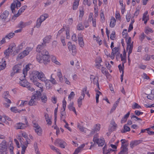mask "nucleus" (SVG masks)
<instances>
[{"label":"nucleus","mask_w":154,"mask_h":154,"mask_svg":"<svg viewBox=\"0 0 154 154\" xmlns=\"http://www.w3.org/2000/svg\"><path fill=\"white\" fill-rule=\"evenodd\" d=\"M16 45L14 43H12L9 45L8 49L5 51L4 53L7 58L9 57L10 54L13 51H16Z\"/></svg>","instance_id":"1"},{"label":"nucleus","mask_w":154,"mask_h":154,"mask_svg":"<svg viewBox=\"0 0 154 154\" xmlns=\"http://www.w3.org/2000/svg\"><path fill=\"white\" fill-rule=\"evenodd\" d=\"M7 149V144L5 140L2 141L0 143V153L1 154H6Z\"/></svg>","instance_id":"2"},{"label":"nucleus","mask_w":154,"mask_h":154,"mask_svg":"<svg viewBox=\"0 0 154 154\" xmlns=\"http://www.w3.org/2000/svg\"><path fill=\"white\" fill-rule=\"evenodd\" d=\"M67 45L69 51L72 50V54L74 56H75L76 53L77 49L75 45H72L71 42H68Z\"/></svg>","instance_id":"3"},{"label":"nucleus","mask_w":154,"mask_h":154,"mask_svg":"<svg viewBox=\"0 0 154 154\" xmlns=\"http://www.w3.org/2000/svg\"><path fill=\"white\" fill-rule=\"evenodd\" d=\"M38 71H33L32 73L30 75V79L33 83L37 82L36 80L38 78Z\"/></svg>","instance_id":"4"},{"label":"nucleus","mask_w":154,"mask_h":154,"mask_svg":"<svg viewBox=\"0 0 154 154\" xmlns=\"http://www.w3.org/2000/svg\"><path fill=\"white\" fill-rule=\"evenodd\" d=\"M25 121V123L24 124L22 123H19L17 124L16 126V129H23L26 128L28 126V122L26 118L25 117L24 118Z\"/></svg>","instance_id":"5"},{"label":"nucleus","mask_w":154,"mask_h":154,"mask_svg":"<svg viewBox=\"0 0 154 154\" xmlns=\"http://www.w3.org/2000/svg\"><path fill=\"white\" fill-rule=\"evenodd\" d=\"M27 6L26 5L22 6L18 11L17 14H15L14 17H12V19L14 18V20L18 16H19L21 13L23 12L26 9Z\"/></svg>","instance_id":"6"},{"label":"nucleus","mask_w":154,"mask_h":154,"mask_svg":"<svg viewBox=\"0 0 154 154\" xmlns=\"http://www.w3.org/2000/svg\"><path fill=\"white\" fill-rule=\"evenodd\" d=\"M19 83L20 86L24 87H26L29 85V83L25 79H20Z\"/></svg>","instance_id":"7"},{"label":"nucleus","mask_w":154,"mask_h":154,"mask_svg":"<svg viewBox=\"0 0 154 154\" xmlns=\"http://www.w3.org/2000/svg\"><path fill=\"white\" fill-rule=\"evenodd\" d=\"M37 98L35 96H32L31 100L28 102V104L30 106L35 105L37 103Z\"/></svg>","instance_id":"8"},{"label":"nucleus","mask_w":154,"mask_h":154,"mask_svg":"<svg viewBox=\"0 0 154 154\" xmlns=\"http://www.w3.org/2000/svg\"><path fill=\"white\" fill-rule=\"evenodd\" d=\"M31 21H29L27 22H24L23 21H21L18 24L19 27L21 28L22 29L25 26L30 25L32 23Z\"/></svg>","instance_id":"9"},{"label":"nucleus","mask_w":154,"mask_h":154,"mask_svg":"<svg viewBox=\"0 0 154 154\" xmlns=\"http://www.w3.org/2000/svg\"><path fill=\"white\" fill-rule=\"evenodd\" d=\"M21 65H16L14 66L13 68V72L14 73H17L20 72L21 70L20 69L21 68Z\"/></svg>","instance_id":"10"},{"label":"nucleus","mask_w":154,"mask_h":154,"mask_svg":"<svg viewBox=\"0 0 154 154\" xmlns=\"http://www.w3.org/2000/svg\"><path fill=\"white\" fill-rule=\"evenodd\" d=\"M29 54L28 52L25 50L22 52L20 53L17 56V58L19 59L23 58Z\"/></svg>","instance_id":"11"},{"label":"nucleus","mask_w":154,"mask_h":154,"mask_svg":"<svg viewBox=\"0 0 154 154\" xmlns=\"http://www.w3.org/2000/svg\"><path fill=\"white\" fill-rule=\"evenodd\" d=\"M142 141L140 140H135L134 141H132L130 144V147L132 149H133L135 146L139 144Z\"/></svg>","instance_id":"12"},{"label":"nucleus","mask_w":154,"mask_h":154,"mask_svg":"<svg viewBox=\"0 0 154 154\" xmlns=\"http://www.w3.org/2000/svg\"><path fill=\"white\" fill-rule=\"evenodd\" d=\"M38 79H39L41 80L42 81H45V80L46 77L45 76V74L42 72H39L38 71Z\"/></svg>","instance_id":"13"},{"label":"nucleus","mask_w":154,"mask_h":154,"mask_svg":"<svg viewBox=\"0 0 154 154\" xmlns=\"http://www.w3.org/2000/svg\"><path fill=\"white\" fill-rule=\"evenodd\" d=\"M46 46L45 43H42L41 45H38L37 47L36 51L37 52L40 53L41 51V50L45 47Z\"/></svg>","instance_id":"14"},{"label":"nucleus","mask_w":154,"mask_h":154,"mask_svg":"<svg viewBox=\"0 0 154 154\" xmlns=\"http://www.w3.org/2000/svg\"><path fill=\"white\" fill-rule=\"evenodd\" d=\"M49 56L46 55L42 56V63H44V64L46 65L49 63L50 60H49Z\"/></svg>","instance_id":"15"},{"label":"nucleus","mask_w":154,"mask_h":154,"mask_svg":"<svg viewBox=\"0 0 154 154\" xmlns=\"http://www.w3.org/2000/svg\"><path fill=\"white\" fill-rule=\"evenodd\" d=\"M133 42H132L131 45H127L126 50L128 51V55H130L132 52L133 47Z\"/></svg>","instance_id":"16"},{"label":"nucleus","mask_w":154,"mask_h":154,"mask_svg":"<svg viewBox=\"0 0 154 154\" xmlns=\"http://www.w3.org/2000/svg\"><path fill=\"white\" fill-rule=\"evenodd\" d=\"M42 82H45L46 86L47 89H50L52 88V86L50 84V80H48L46 79H45V81H43Z\"/></svg>","instance_id":"17"},{"label":"nucleus","mask_w":154,"mask_h":154,"mask_svg":"<svg viewBox=\"0 0 154 154\" xmlns=\"http://www.w3.org/2000/svg\"><path fill=\"white\" fill-rule=\"evenodd\" d=\"M79 0H74L72 5V9L74 10H76L79 5Z\"/></svg>","instance_id":"18"},{"label":"nucleus","mask_w":154,"mask_h":154,"mask_svg":"<svg viewBox=\"0 0 154 154\" xmlns=\"http://www.w3.org/2000/svg\"><path fill=\"white\" fill-rule=\"evenodd\" d=\"M111 53L115 54L116 56H118L120 54L119 48L117 47L114 48L112 49Z\"/></svg>","instance_id":"19"},{"label":"nucleus","mask_w":154,"mask_h":154,"mask_svg":"<svg viewBox=\"0 0 154 154\" xmlns=\"http://www.w3.org/2000/svg\"><path fill=\"white\" fill-rule=\"evenodd\" d=\"M28 103V101L26 100H19L17 102V105L19 106H23L26 104Z\"/></svg>","instance_id":"20"},{"label":"nucleus","mask_w":154,"mask_h":154,"mask_svg":"<svg viewBox=\"0 0 154 154\" xmlns=\"http://www.w3.org/2000/svg\"><path fill=\"white\" fill-rule=\"evenodd\" d=\"M34 84L39 88V91H41V92L43 91V86L42 84L38 82H35L34 83Z\"/></svg>","instance_id":"21"},{"label":"nucleus","mask_w":154,"mask_h":154,"mask_svg":"<svg viewBox=\"0 0 154 154\" xmlns=\"http://www.w3.org/2000/svg\"><path fill=\"white\" fill-rule=\"evenodd\" d=\"M73 103L72 102L70 103L69 105L68 106V107L70 111H73L75 114H76V112L74 107L73 106Z\"/></svg>","instance_id":"22"},{"label":"nucleus","mask_w":154,"mask_h":154,"mask_svg":"<svg viewBox=\"0 0 154 154\" xmlns=\"http://www.w3.org/2000/svg\"><path fill=\"white\" fill-rule=\"evenodd\" d=\"M9 14V12L7 11H5L2 14L0 17L2 19H5Z\"/></svg>","instance_id":"23"},{"label":"nucleus","mask_w":154,"mask_h":154,"mask_svg":"<svg viewBox=\"0 0 154 154\" xmlns=\"http://www.w3.org/2000/svg\"><path fill=\"white\" fill-rule=\"evenodd\" d=\"M130 114V112H128L127 114H126L124 117L122 118L121 120V123H123L125 122L127 120Z\"/></svg>","instance_id":"24"},{"label":"nucleus","mask_w":154,"mask_h":154,"mask_svg":"<svg viewBox=\"0 0 154 154\" xmlns=\"http://www.w3.org/2000/svg\"><path fill=\"white\" fill-rule=\"evenodd\" d=\"M52 36L51 35H49L47 36L43 39V43H45L46 44V43H49L50 41V40L51 39Z\"/></svg>","instance_id":"25"},{"label":"nucleus","mask_w":154,"mask_h":154,"mask_svg":"<svg viewBox=\"0 0 154 154\" xmlns=\"http://www.w3.org/2000/svg\"><path fill=\"white\" fill-rule=\"evenodd\" d=\"M101 71L104 74H105L106 75V77H107L109 75V74L108 72L106 69L103 67H101Z\"/></svg>","instance_id":"26"},{"label":"nucleus","mask_w":154,"mask_h":154,"mask_svg":"<svg viewBox=\"0 0 154 154\" xmlns=\"http://www.w3.org/2000/svg\"><path fill=\"white\" fill-rule=\"evenodd\" d=\"M116 20L113 17H112L110 23V26L111 28H113L114 27L116 24Z\"/></svg>","instance_id":"27"},{"label":"nucleus","mask_w":154,"mask_h":154,"mask_svg":"<svg viewBox=\"0 0 154 154\" xmlns=\"http://www.w3.org/2000/svg\"><path fill=\"white\" fill-rule=\"evenodd\" d=\"M6 61L4 60L2 62H0V70L4 69L6 66Z\"/></svg>","instance_id":"28"},{"label":"nucleus","mask_w":154,"mask_h":154,"mask_svg":"<svg viewBox=\"0 0 154 154\" xmlns=\"http://www.w3.org/2000/svg\"><path fill=\"white\" fill-rule=\"evenodd\" d=\"M130 131V128L125 124L124 126V130L121 131L122 133H126Z\"/></svg>","instance_id":"29"},{"label":"nucleus","mask_w":154,"mask_h":154,"mask_svg":"<svg viewBox=\"0 0 154 154\" xmlns=\"http://www.w3.org/2000/svg\"><path fill=\"white\" fill-rule=\"evenodd\" d=\"M79 11L80 12L79 17H82L84 14V9L83 6H81L79 8Z\"/></svg>","instance_id":"30"},{"label":"nucleus","mask_w":154,"mask_h":154,"mask_svg":"<svg viewBox=\"0 0 154 154\" xmlns=\"http://www.w3.org/2000/svg\"><path fill=\"white\" fill-rule=\"evenodd\" d=\"M100 139H99V136L98 134H96L94 136L93 141L94 143H97L98 142Z\"/></svg>","instance_id":"31"},{"label":"nucleus","mask_w":154,"mask_h":154,"mask_svg":"<svg viewBox=\"0 0 154 154\" xmlns=\"http://www.w3.org/2000/svg\"><path fill=\"white\" fill-rule=\"evenodd\" d=\"M128 148H121V150L120 152L122 154H128Z\"/></svg>","instance_id":"32"},{"label":"nucleus","mask_w":154,"mask_h":154,"mask_svg":"<svg viewBox=\"0 0 154 154\" xmlns=\"http://www.w3.org/2000/svg\"><path fill=\"white\" fill-rule=\"evenodd\" d=\"M40 98L42 102L44 103L46 102L47 100V97L45 94H43L42 96Z\"/></svg>","instance_id":"33"},{"label":"nucleus","mask_w":154,"mask_h":154,"mask_svg":"<svg viewBox=\"0 0 154 154\" xmlns=\"http://www.w3.org/2000/svg\"><path fill=\"white\" fill-rule=\"evenodd\" d=\"M35 132L39 135H41L42 134V130L41 128L40 127L38 128L34 129Z\"/></svg>","instance_id":"34"},{"label":"nucleus","mask_w":154,"mask_h":154,"mask_svg":"<svg viewBox=\"0 0 154 154\" xmlns=\"http://www.w3.org/2000/svg\"><path fill=\"white\" fill-rule=\"evenodd\" d=\"M93 83L94 85H96L97 86L98 88L100 89V87L99 85V83L98 82V77H97L95 79H94L93 80Z\"/></svg>","instance_id":"35"},{"label":"nucleus","mask_w":154,"mask_h":154,"mask_svg":"<svg viewBox=\"0 0 154 154\" xmlns=\"http://www.w3.org/2000/svg\"><path fill=\"white\" fill-rule=\"evenodd\" d=\"M104 142L105 140L103 138L100 139L98 142L97 143L98 144L99 146H102L104 145Z\"/></svg>","instance_id":"36"},{"label":"nucleus","mask_w":154,"mask_h":154,"mask_svg":"<svg viewBox=\"0 0 154 154\" xmlns=\"http://www.w3.org/2000/svg\"><path fill=\"white\" fill-rule=\"evenodd\" d=\"M42 56H41L39 54H37L36 56V59L40 63H42Z\"/></svg>","instance_id":"37"},{"label":"nucleus","mask_w":154,"mask_h":154,"mask_svg":"<svg viewBox=\"0 0 154 154\" xmlns=\"http://www.w3.org/2000/svg\"><path fill=\"white\" fill-rule=\"evenodd\" d=\"M53 74H52L50 76V82L53 84L55 85L57 84V82L55 79L52 77Z\"/></svg>","instance_id":"38"},{"label":"nucleus","mask_w":154,"mask_h":154,"mask_svg":"<svg viewBox=\"0 0 154 154\" xmlns=\"http://www.w3.org/2000/svg\"><path fill=\"white\" fill-rule=\"evenodd\" d=\"M77 29L79 30H83L84 29V27L82 23H80L77 26Z\"/></svg>","instance_id":"39"},{"label":"nucleus","mask_w":154,"mask_h":154,"mask_svg":"<svg viewBox=\"0 0 154 154\" xmlns=\"http://www.w3.org/2000/svg\"><path fill=\"white\" fill-rule=\"evenodd\" d=\"M42 56L49 55L48 52L45 49L40 52Z\"/></svg>","instance_id":"40"},{"label":"nucleus","mask_w":154,"mask_h":154,"mask_svg":"<svg viewBox=\"0 0 154 154\" xmlns=\"http://www.w3.org/2000/svg\"><path fill=\"white\" fill-rule=\"evenodd\" d=\"M132 107L133 109L141 108V106L139 105L137 103H135L134 105L132 106Z\"/></svg>","instance_id":"41"},{"label":"nucleus","mask_w":154,"mask_h":154,"mask_svg":"<svg viewBox=\"0 0 154 154\" xmlns=\"http://www.w3.org/2000/svg\"><path fill=\"white\" fill-rule=\"evenodd\" d=\"M77 127L82 132H86V131L84 130V128L80 125V124L78 123L77 124Z\"/></svg>","instance_id":"42"},{"label":"nucleus","mask_w":154,"mask_h":154,"mask_svg":"<svg viewBox=\"0 0 154 154\" xmlns=\"http://www.w3.org/2000/svg\"><path fill=\"white\" fill-rule=\"evenodd\" d=\"M41 91H37L36 94L33 95V96H35L37 99L38 98H39L40 97H41Z\"/></svg>","instance_id":"43"},{"label":"nucleus","mask_w":154,"mask_h":154,"mask_svg":"<svg viewBox=\"0 0 154 154\" xmlns=\"http://www.w3.org/2000/svg\"><path fill=\"white\" fill-rule=\"evenodd\" d=\"M15 35L14 33L11 32L10 33L8 34L7 35L5 36V38H8L9 39L11 38Z\"/></svg>","instance_id":"44"},{"label":"nucleus","mask_w":154,"mask_h":154,"mask_svg":"<svg viewBox=\"0 0 154 154\" xmlns=\"http://www.w3.org/2000/svg\"><path fill=\"white\" fill-rule=\"evenodd\" d=\"M23 44L21 43L18 46V47L17 49L15 51H16V52L17 53H18L19 52V51L20 50H21L23 48Z\"/></svg>","instance_id":"45"},{"label":"nucleus","mask_w":154,"mask_h":154,"mask_svg":"<svg viewBox=\"0 0 154 154\" xmlns=\"http://www.w3.org/2000/svg\"><path fill=\"white\" fill-rule=\"evenodd\" d=\"M42 22L40 20L38 19L37 20L36 27L38 28L40 27Z\"/></svg>","instance_id":"46"},{"label":"nucleus","mask_w":154,"mask_h":154,"mask_svg":"<svg viewBox=\"0 0 154 154\" xmlns=\"http://www.w3.org/2000/svg\"><path fill=\"white\" fill-rule=\"evenodd\" d=\"M60 146L62 148H64L65 146H66V143L64 141H62L60 144H59Z\"/></svg>","instance_id":"47"},{"label":"nucleus","mask_w":154,"mask_h":154,"mask_svg":"<svg viewBox=\"0 0 154 154\" xmlns=\"http://www.w3.org/2000/svg\"><path fill=\"white\" fill-rule=\"evenodd\" d=\"M11 111L15 113L17 112H19V111H18L17 108L16 107H13L11 108Z\"/></svg>","instance_id":"48"},{"label":"nucleus","mask_w":154,"mask_h":154,"mask_svg":"<svg viewBox=\"0 0 154 154\" xmlns=\"http://www.w3.org/2000/svg\"><path fill=\"white\" fill-rule=\"evenodd\" d=\"M50 148L53 150H55L57 153H59V150L53 145L50 146Z\"/></svg>","instance_id":"49"},{"label":"nucleus","mask_w":154,"mask_h":154,"mask_svg":"<svg viewBox=\"0 0 154 154\" xmlns=\"http://www.w3.org/2000/svg\"><path fill=\"white\" fill-rule=\"evenodd\" d=\"M66 102L65 100V97L64 98L63 101V108L64 111H65L66 107Z\"/></svg>","instance_id":"50"},{"label":"nucleus","mask_w":154,"mask_h":154,"mask_svg":"<svg viewBox=\"0 0 154 154\" xmlns=\"http://www.w3.org/2000/svg\"><path fill=\"white\" fill-rule=\"evenodd\" d=\"M100 129V124H96L94 128V130L95 131H99Z\"/></svg>","instance_id":"51"},{"label":"nucleus","mask_w":154,"mask_h":154,"mask_svg":"<svg viewBox=\"0 0 154 154\" xmlns=\"http://www.w3.org/2000/svg\"><path fill=\"white\" fill-rule=\"evenodd\" d=\"M9 96V92L8 91L5 92L3 94V96L5 99L8 98Z\"/></svg>","instance_id":"52"},{"label":"nucleus","mask_w":154,"mask_h":154,"mask_svg":"<svg viewBox=\"0 0 154 154\" xmlns=\"http://www.w3.org/2000/svg\"><path fill=\"white\" fill-rule=\"evenodd\" d=\"M63 121L66 123V125L64 126L67 129H68L70 131H71V130L70 128H69V127L67 128V127H66V126H68L69 124H68L67 122H66V120H65V118H63Z\"/></svg>","instance_id":"53"},{"label":"nucleus","mask_w":154,"mask_h":154,"mask_svg":"<svg viewBox=\"0 0 154 154\" xmlns=\"http://www.w3.org/2000/svg\"><path fill=\"white\" fill-rule=\"evenodd\" d=\"M82 149L79 147L76 149L73 154H78V153L82 150Z\"/></svg>","instance_id":"54"},{"label":"nucleus","mask_w":154,"mask_h":154,"mask_svg":"<svg viewBox=\"0 0 154 154\" xmlns=\"http://www.w3.org/2000/svg\"><path fill=\"white\" fill-rule=\"evenodd\" d=\"M60 118L61 119H63V118H65V116L66 115V112L65 111L63 110V111L61 112L60 113Z\"/></svg>","instance_id":"55"},{"label":"nucleus","mask_w":154,"mask_h":154,"mask_svg":"<svg viewBox=\"0 0 154 154\" xmlns=\"http://www.w3.org/2000/svg\"><path fill=\"white\" fill-rule=\"evenodd\" d=\"M127 30L126 29H124L122 32V35L123 37L126 38L127 37Z\"/></svg>","instance_id":"56"},{"label":"nucleus","mask_w":154,"mask_h":154,"mask_svg":"<svg viewBox=\"0 0 154 154\" xmlns=\"http://www.w3.org/2000/svg\"><path fill=\"white\" fill-rule=\"evenodd\" d=\"M87 87H85V88H84L83 90L82 91V94L81 95L82 96H85V95L86 93H87Z\"/></svg>","instance_id":"57"},{"label":"nucleus","mask_w":154,"mask_h":154,"mask_svg":"<svg viewBox=\"0 0 154 154\" xmlns=\"http://www.w3.org/2000/svg\"><path fill=\"white\" fill-rule=\"evenodd\" d=\"M116 37V34L115 32H112L110 35V39L114 40Z\"/></svg>","instance_id":"58"},{"label":"nucleus","mask_w":154,"mask_h":154,"mask_svg":"<svg viewBox=\"0 0 154 154\" xmlns=\"http://www.w3.org/2000/svg\"><path fill=\"white\" fill-rule=\"evenodd\" d=\"M111 124L112 125V126L114 128L113 131L115 130V129L117 127V125L115 123L114 121L112 120L111 121Z\"/></svg>","instance_id":"59"},{"label":"nucleus","mask_w":154,"mask_h":154,"mask_svg":"<svg viewBox=\"0 0 154 154\" xmlns=\"http://www.w3.org/2000/svg\"><path fill=\"white\" fill-rule=\"evenodd\" d=\"M72 40L75 42L77 41V39L75 34H73L72 36Z\"/></svg>","instance_id":"60"},{"label":"nucleus","mask_w":154,"mask_h":154,"mask_svg":"<svg viewBox=\"0 0 154 154\" xmlns=\"http://www.w3.org/2000/svg\"><path fill=\"white\" fill-rule=\"evenodd\" d=\"M15 5L14 3H12L11 6V8L12 10L13 13H14V11L15 10Z\"/></svg>","instance_id":"61"},{"label":"nucleus","mask_w":154,"mask_h":154,"mask_svg":"<svg viewBox=\"0 0 154 154\" xmlns=\"http://www.w3.org/2000/svg\"><path fill=\"white\" fill-rule=\"evenodd\" d=\"M14 3H15V4H16V6L17 8L20 7L21 3L18 0H16Z\"/></svg>","instance_id":"62"},{"label":"nucleus","mask_w":154,"mask_h":154,"mask_svg":"<svg viewBox=\"0 0 154 154\" xmlns=\"http://www.w3.org/2000/svg\"><path fill=\"white\" fill-rule=\"evenodd\" d=\"M146 66L142 64H140L138 66V68L140 69H145L146 68Z\"/></svg>","instance_id":"63"},{"label":"nucleus","mask_w":154,"mask_h":154,"mask_svg":"<svg viewBox=\"0 0 154 154\" xmlns=\"http://www.w3.org/2000/svg\"><path fill=\"white\" fill-rule=\"evenodd\" d=\"M153 32L152 30L150 28H147L146 29L145 31V33L146 34H148L149 32Z\"/></svg>","instance_id":"64"}]
</instances>
